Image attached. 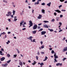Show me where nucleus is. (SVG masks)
<instances>
[{
  "label": "nucleus",
  "mask_w": 67,
  "mask_h": 67,
  "mask_svg": "<svg viewBox=\"0 0 67 67\" xmlns=\"http://www.w3.org/2000/svg\"><path fill=\"white\" fill-rule=\"evenodd\" d=\"M32 1L33 2H35V1H36V0H32Z\"/></svg>",
  "instance_id": "61"
},
{
  "label": "nucleus",
  "mask_w": 67,
  "mask_h": 67,
  "mask_svg": "<svg viewBox=\"0 0 67 67\" xmlns=\"http://www.w3.org/2000/svg\"><path fill=\"white\" fill-rule=\"evenodd\" d=\"M48 30H49L50 32H53V31H54V30L52 29H48Z\"/></svg>",
  "instance_id": "14"
},
{
  "label": "nucleus",
  "mask_w": 67,
  "mask_h": 67,
  "mask_svg": "<svg viewBox=\"0 0 67 67\" xmlns=\"http://www.w3.org/2000/svg\"><path fill=\"white\" fill-rule=\"evenodd\" d=\"M16 16L14 17V21H16V20H18V19H16Z\"/></svg>",
  "instance_id": "21"
},
{
  "label": "nucleus",
  "mask_w": 67,
  "mask_h": 67,
  "mask_svg": "<svg viewBox=\"0 0 67 67\" xmlns=\"http://www.w3.org/2000/svg\"><path fill=\"white\" fill-rule=\"evenodd\" d=\"M60 2H63V1H65V0H60Z\"/></svg>",
  "instance_id": "39"
},
{
  "label": "nucleus",
  "mask_w": 67,
  "mask_h": 67,
  "mask_svg": "<svg viewBox=\"0 0 67 67\" xmlns=\"http://www.w3.org/2000/svg\"><path fill=\"white\" fill-rule=\"evenodd\" d=\"M64 3H67V1H65L64 2Z\"/></svg>",
  "instance_id": "64"
},
{
  "label": "nucleus",
  "mask_w": 67,
  "mask_h": 67,
  "mask_svg": "<svg viewBox=\"0 0 67 67\" xmlns=\"http://www.w3.org/2000/svg\"><path fill=\"white\" fill-rule=\"evenodd\" d=\"M41 54H44V52H41Z\"/></svg>",
  "instance_id": "59"
},
{
  "label": "nucleus",
  "mask_w": 67,
  "mask_h": 67,
  "mask_svg": "<svg viewBox=\"0 0 67 67\" xmlns=\"http://www.w3.org/2000/svg\"><path fill=\"white\" fill-rule=\"evenodd\" d=\"M45 3H42L41 4V5H45Z\"/></svg>",
  "instance_id": "31"
},
{
  "label": "nucleus",
  "mask_w": 67,
  "mask_h": 67,
  "mask_svg": "<svg viewBox=\"0 0 67 67\" xmlns=\"http://www.w3.org/2000/svg\"><path fill=\"white\" fill-rule=\"evenodd\" d=\"M39 1H37V4H39Z\"/></svg>",
  "instance_id": "37"
},
{
  "label": "nucleus",
  "mask_w": 67,
  "mask_h": 67,
  "mask_svg": "<svg viewBox=\"0 0 67 67\" xmlns=\"http://www.w3.org/2000/svg\"><path fill=\"white\" fill-rule=\"evenodd\" d=\"M7 65H8V64H6L4 65V66L5 67L6 66H7Z\"/></svg>",
  "instance_id": "30"
},
{
  "label": "nucleus",
  "mask_w": 67,
  "mask_h": 67,
  "mask_svg": "<svg viewBox=\"0 0 67 67\" xmlns=\"http://www.w3.org/2000/svg\"><path fill=\"white\" fill-rule=\"evenodd\" d=\"M26 29V28H24L22 29V30H25Z\"/></svg>",
  "instance_id": "53"
},
{
  "label": "nucleus",
  "mask_w": 67,
  "mask_h": 67,
  "mask_svg": "<svg viewBox=\"0 0 67 67\" xmlns=\"http://www.w3.org/2000/svg\"><path fill=\"white\" fill-rule=\"evenodd\" d=\"M54 57L56 59V58H58V57L56 55V53H55L54 55Z\"/></svg>",
  "instance_id": "6"
},
{
  "label": "nucleus",
  "mask_w": 67,
  "mask_h": 67,
  "mask_svg": "<svg viewBox=\"0 0 67 67\" xmlns=\"http://www.w3.org/2000/svg\"><path fill=\"white\" fill-rule=\"evenodd\" d=\"M0 55H4V54L3 53H2V54L1 53L0 54Z\"/></svg>",
  "instance_id": "62"
},
{
  "label": "nucleus",
  "mask_w": 67,
  "mask_h": 67,
  "mask_svg": "<svg viewBox=\"0 0 67 67\" xmlns=\"http://www.w3.org/2000/svg\"><path fill=\"white\" fill-rule=\"evenodd\" d=\"M63 31V30H60L59 31V32H62Z\"/></svg>",
  "instance_id": "40"
},
{
  "label": "nucleus",
  "mask_w": 67,
  "mask_h": 67,
  "mask_svg": "<svg viewBox=\"0 0 67 67\" xmlns=\"http://www.w3.org/2000/svg\"><path fill=\"white\" fill-rule=\"evenodd\" d=\"M36 58L37 60H38V56H36Z\"/></svg>",
  "instance_id": "34"
},
{
  "label": "nucleus",
  "mask_w": 67,
  "mask_h": 67,
  "mask_svg": "<svg viewBox=\"0 0 67 67\" xmlns=\"http://www.w3.org/2000/svg\"><path fill=\"white\" fill-rule=\"evenodd\" d=\"M8 14H6V16H9L10 15H11V13L10 12H9L8 13Z\"/></svg>",
  "instance_id": "4"
},
{
  "label": "nucleus",
  "mask_w": 67,
  "mask_h": 67,
  "mask_svg": "<svg viewBox=\"0 0 67 67\" xmlns=\"http://www.w3.org/2000/svg\"><path fill=\"white\" fill-rule=\"evenodd\" d=\"M67 59L66 58H64L63 59V61H64L65 60V59Z\"/></svg>",
  "instance_id": "32"
},
{
  "label": "nucleus",
  "mask_w": 67,
  "mask_h": 67,
  "mask_svg": "<svg viewBox=\"0 0 67 67\" xmlns=\"http://www.w3.org/2000/svg\"><path fill=\"white\" fill-rule=\"evenodd\" d=\"M54 63H55V62H57V60H56V59L55 58L54 59Z\"/></svg>",
  "instance_id": "22"
},
{
  "label": "nucleus",
  "mask_w": 67,
  "mask_h": 67,
  "mask_svg": "<svg viewBox=\"0 0 67 67\" xmlns=\"http://www.w3.org/2000/svg\"><path fill=\"white\" fill-rule=\"evenodd\" d=\"M59 24L60 25H62V23L59 22Z\"/></svg>",
  "instance_id": "52"
},
{
  "label": "nucleus",
  "mask_w": 67,
  "mask_h": 67,
  "mask_svg": "<svg viewBox=\"0 0 67 67\" xmlns=\"http://www.w3.org/2000/svg\"><path fill=\"white\" fill-rule=\"evenodd\" d=\"M62 7V5H60L59 6V8H61V7Z\"/></svg>",
  "instance_id": "42"
},
{
  "label": "nucleus",
  "mask_w": 67,
  "mask_h": 67,
  "mask_svg": "<svg viewBox=\"0 0 67 67\" xmlns=\"http://www.w3.org/2000/svg\"><path fill=\"white\" fill-rule=\"evenodd\" d=\"M42 13H43V14H44L45 13V10L44 9H42L41 10Z\"/></svg>",
  "instance_id": "12"
},
{
  "label": "nucleus",
  "mask_w": 67,
  "mask_h": 67,
  "mask_svg": "<svg viewBox=\"0 0 67 67\" xmlns=\"http://www.w3.org/2000/svg\"><path fill=\"white\" fill-rule=\"evenodd\" d=\"M5 59V57H2V58H1L0 60L1 61H3Z\"/></svg>",
  "instance_id": "9"
},
{
  "label": "nucleus",
  "mask_w": 67,
  "mask_h": 67,
  "mask_svg": "<svg viewBox=\"0 0 67 67\" xmlns=\"http://www.w3.org/2000/svg\"><path fill=\"white\" fill-rule=\"evenodd\" d=\"M55 21V19H53L52 20V22H54Z\"/></svg>",
  "instance_id": "55"
},
{
  "label": "nucleus",
  "mask_w": 67,
  "mask_h": 67,
  "mask_svg": "<svg viewBox=\"0 0 67 67\" xmlns=\"http://www.w3.org/2000/svg\"><path fill=\"white\" fill-rule=\"evenodd\" d=\"M44 63H40V65L41 66H43V65H44Z\"/></svg>",
  "instance_id": "27"
},
{
  "label": "nucleus",
  "mask_w": 67,
  "mask_h": 67,
  "mask_svg": "<svg viewBox=\"0 0 67 67\" xmlns=\"http://www.w3.org/2000/svg\"><path fill=\"white\" fill-rule=\"evenodd\" d=\"M16 56H17L16 54L14 55V57H16Z\"/></svg>",
  "instance_id": "48"
},
{
  "label": "nucleus",
  "mask_w": 67,
  "mask_h": 67,
  "mask_svg": "<svg viewBox=\"0 0 67 67\" xmlns=\"http://www.w3.org/2000/svg\"><path fill=\"white\" fill-rule=\"evenodd\" d=\"M2 52L1 51H0V54H2Z\"/></svg>",
  "instance_id": "58"
},
{
  "label": "nucleus",
  "mask_w": 67,
  "mask_h": 67,
  "mask_svg": "<svg viewBox=\"0 0 67 67\" xmlns=\"http://www.w3.org/2000/svg\"><path fill=\"white\" fill-rule=\"evenodd\" d=\"M40 43H41V45H42V44H43V41H41L40 42Z\"/></svg>",
  "instance_id": "56"
},
{
  "label": "nucleus",
  "mask_w": 67,
  "mask_h": 67,
  "mask_svg": "<svg viewBox=\"0 0 67 67\" xmlns=\"http://www.w3.org/2000/svg\"><path fill=\"white\" fill-rule=\"evenodd\" d=\"M5 34V32H3V33H1V35H4Z\"/></svg>",
  "instance_id": "29"
},
{
  "label": "nucleus",
  "mask_w": 67,
  "mask_h": 67,
  "mask_svg": "<svg viewBox=\"0 0 67 67\" xmlns=\"http://www.w3.org/2000/svg\"><path fill=\"white\" fill-rule=\"evenodd\" d=\"M1 51H4V49L2 48Z\"/></svg>",
  "instance_id": "49"
},
{
  "label": "nucleus",
  "mask_w": 67,
  "mask_h": 67,
  "mask_svg": "<svg viewBox=\"0 0 67 67\" xmlns=\"http://www.w3.org/2000/svg\"><path fill=\"white\" fill-rule=\"evenodd\" d=\"M48 58L46 56L45 57L44 59L43 60V61H46V60H47V59Z\"/></svg>",
  "instance_id": "18"
},
{
  "label": "nucleus",
  "mask_w": 67,
  "mask_h": 67,
  "mask_svg": "<svg viewBox=\"0 0 67 67\" xmlns=\"http://www.w3.org/2000/svg\"><path fill=\"white\" fill-rule=\"evenodd\" d=\"M67 51V47L64 48L63 49V52H66Z\"/></svg>",
  "instance_id": "8"
},
{
  "label": "nucleus",
  "mask_w": 67,
  "mask_h": 67,
  "mask_svg": "<svg viewBox=\"0 0 67 67\" xmlns=\"http://www.w3.org/2000/svg\"><path fill=\"white\" fill-rule=\"evenodd\" d=\"M56 66H62V63H57L56 64Z\"/></svg>",
  "instance_id": "5"
},
{
  "label": "nucleus",
  "mask_w": 67,
  "mask_h": 67,
  "mask_svg": "<svg viewBox=\"0 0 67 67\" xmlns=\"http://www.w3.org/2000/svg\"><path fill=\"white\" fill-rule=\"evenodd\" d=\"M46 31H42L41 32V35H45V34H46Z\"/></svg>",
  "instance_id": "7"
},
{
  "label": "nucleus",
  "mask_w": 67,
  "mask_h": 67,
  "mask_svg": "<svg viewBox=\"0 0 67 67\" xmlns=\"http://www.w3.org/2000/svg\"><path fill=\"white\" fill-rule=\"evenodd\" d=\"M51 4V2H50L49 3L47 4V5H48L49 7H50Z\"/></svg>",
  "instance_id": "15"
},
{
  "label": "nucleus",
  "mask_w": 67,
  "mask_h": 67,
  "mask_svg": "<svg viewBox=\"0 0 67 67\" xmlns=\"http://www.w3.org/2000/svg\"><path fill=\"white\" fill-rule=\"evenodd\" d=\"M63 16L62 15H60V18H62Z\"/></svg>",
  "instance_id": "45"
},
{
  "label": "nucleus",
  "mask_w": 67,
  "mask_h": 67,
  "mask_svg": "<svg viewBox=\"0 0 67 67\" xmlns=\"http://www.w3.org/2000/svg\"><path fill=\"white\" fill-rule=\"evenodd\" d=\"M43 22H44L45 23H48L49 22L47 21H43Z\"/></svg>",
  "instance_id": "24"
},
{
  "label": "nucleus",
  "mask_w": 67,
  "mask_h": 67,
  "mask_svg": "<svg viewBox=\"0 0 67 67\" xmlns=\"http://www.w3.org/2000/svg\"><path fill=\"white\" fill-rule=\"evenodd\" d=\"M15 11L14 10H13V13H15Z\"/></svg>",
  "instance_id": "54"
},
{
  "label": "nucleus",
  "mask_w": 67,
  "mask_h": 67,
  "mask_svg": "<svg viewBox=\"0 0 67 67\" xmlns=\"http://www.w3.org/2000/svg\"><path fill=\"white\" fill-rule=\"evenodd\" d=\"M55 11L58 12V13H61V12H60V10H59L58 9L55 10Z\"/></svg>",
  "instance_id": "11"
},
{
  "label": "nucleus",
  "mask_w": 67,
  "mask_h": 67,
  "mask_svg": "<svg viewBox=\"0 0 67 67\" xmlns=\"http://www.w3.org/2000/svg\"><path fill=\"white\" fill-rule=\"evenodd\" d=\"M35 39H34L33 41L32 40V42H36L35 41Z\"/></svg>",
  "instance_id": "41"
},
{
  "label": "nucleus",
  "mask_w": 67,
  "mask_h": 67,
  "mask_svg": "<svg viewBox=\"0 0 67 67\" xmlns=\"http://www.w3.org/2000/svg\"><path fill=\"white\" fill-rule=\"evenodd\" d=\"M29 25H30V26H29V27H30L31 26H33V23L31 20H30L29 21Z\"/></svg>",
  "instance_id": "1"
},
{
  "label": "nucleus",
  "mask_w": 67,
  "mask_h": 67,
  "mask_svg": "<svg viewBox=\"0 0 67 67\" xmlns=\"http://www.w3.org/2000/svg\"><path fill=\"white\" fill-rule=\"evenodd\" d=\"M23 27H25V26L24 25V24H23Z\"/></svg>",
  "instance_id": "51"
},
{
  "label": "nucleus",
  "mask_w": 67,
  "mask_h": 67,
  "mask_svg": "<svg viewBox=\"0 0 67 67\" xmlns=\"http://www.w3.org/2000/svg\"><path fill=\"white\" fill-rule=\"evenodd\" d=\"M42 25V23H40L39 24H38V25L39 26V25Z\"/></svg>",
  "instance_id": "60"
},
{
  "label": "nucleus",
  "mask_w": 67,
  "mask_h": 67,
  "mask_svg": "<svg viewBox=\"0 0 67 67\" xmlns=\"http://www.w3.org/2000/svg\"><path fill=\"white\" fill-rule=\"evenodd\" d=\"M3 1V2H5V3H7V2L5 1Z\"/></svg>",
  "instance_id": "57"
},
{
  "label": "nucleus",
  "mask_w": 67,
  "mask_h": 67,
  "mask_svg": "<svg viewBox=\"0 0 67 67\" xmlns=\"http://www.w3.org/2000/svg\"><path fill=\"white\" fill-rule=\"evenodd\" d=\"M10 62H11V59H10L9 60L7 61V63H10Z\"/></svg>",
  "instance_id": "25"
},
{
  "label": "nucleus",
  "mask_w": 67,
  "mask_h": 67,
  "mask_svg": "<svg viewBox=\"0 0 67 67\" xmlns=\"http://www.w3.org/2000/svg\"><path fill=\"white\" fill-rule=\"evenodd\" d=\"M8 34H11V32H8Z\"/></svg>",
  "instance_id": "50"
},
{
  "label": "nucleus",
  "mask_w": 67,
  "mask_h": 67,
  "mask_svg": "<svg viewBox=\"0 0 67 67\" xmlns=\"http://www.w3.org/2000/svg\"><path fill=\"white\" fill-rule=\"evenodd\" d=\"M52 54H54V53H55L54 52V51L53 50H52L51 52Z\"/></svg>",
  "instance_id": "26"
},
{
  "label": "nucleus",
  "mask_w": 67,
  "mask_h": 67,
  "mask_svg": "<svg viewBox=\"0 0 67 67\" xmlns=\"http://www.w3.org/2000/svg\"><path fill=\"white\" fill-rule=\"evenodd\" d=\"M10 43V41L9 40H8L7 42H6L7 44H9V43Z\"/></svg>",
  "instance_id": "23"
},
{
  "label": "nucleus",
  "mask_w": 67,
  "mask_h": 67,
  "mask_svg": "<svg viewBox=\"0 0 67 67\" xmlns=\"http://www.w3.org/2000/svg\"><path fill=\"white\" fill-rule=\"evenodd\" d=\"M37 25H35L33 27V30H35L37 29Z\"/></svg>",
  "instance_id": "3"
},
{
  "label": "nucleus",
  "mask_w": 67,
  "mask_h": 67,
  "mask_svg": "<svg viewBox=\"0 0 67 67\" xmlns=\"http://www.w3.org/2000/svg\"><path fill=\"white\" fill-rule=\"evenodd\" d=\"M33 38V37L32 36H30L29 37H27V39H28V40H30L31 41V42H32V38Z\"/></svg>",
  "instance_id": "2"
},
{
  "label": "nucleus",
  "mask_w": 67,
  "mask_h": 67,
  "mask_svg": "<svg viewBox=\"0 0 67 67\" xmlns=\"http://www.w3.org/2000/svg\"><path fill=\"white\" fill-rule=\"evenodd\" d=\"M44 48V46H43L41 47V48Z\"/></svg>",
  "instance_id": "36"
},
{
  "label": "nucleus",
  "mask_w": 67,
  "mask_h": 67,
  "mask_svg": "<svg viewBox=\"0 0 67 67\" xmlns=\"http://www.w3.org/2000/svg\"><path fill=\"white\" fill-rule=\"evenodd\" d=\"M17 51V52L18 53H19H19H20V51H19V50H18V49H16Z\"/></svg>",
  "instance_id": "33"
},
{
  "label": "nucleus",
  "mask_w": 67,
  "mask_h": 67,
  "mask_svg": "<svg viewBox=\"0 0 67 67\" xmlns=\"http://www.w3.org/2000/svg\"><path fill=\"white\" fill-rule=\"evenodd\" d=\"M19 64L21 66H22V65H23V63L21 62H19Z\"/></svg>",
  "instance_id": "13"
},
{
  "label": "nucleus",
  "mask_w": 67,
  "mask_h": 67,
  "mask_svg": "<svg viewBox=\"0 0 67 67\" xmlns=\"http://www.w3.org/2000/svg\"><path fill=\"white\" fill-rule=\"evenodd\" d=\"M7 56L8 57H10V55L9 54H7Z\"/></svg>",
  "instance_id": "28"
},
{
  "label": "nucleus",
  "mask_w": 67,
  "mask_h": 67,
  "mask_svg": "<svg viewBox=\"0 0 67 67\" xmlns=\"http://www.w3.org/2000/svg\"><path fill=\"white\" fill-rule=\"evenodd\" d=\"M42 15L39 14V16H38L37 18L38 19H41L42 18Z\"/></svg>",
  "instance_id": "10"
},
{
  "label": "nucleus",
  "mask_w": 67,
  "mask_h": 67,
  "mask_svg": "<svg viewBox=\"0 0 67 67\" xmlns=\"http://www.w3.org/2000/svg\"><path fill=\"white\" fill-rule=\"evenodd\" d=\"M62 11H64V12H65V11H66V10L62 9Z\"/></svg>",
  "instance_id": "47"
},
{
  "label": "nucleus",
  "mask_w": 67,
  "mask_h": 67,
  "mask_svg": "<svg viewBox=\"0 0 67 67\" xmlns=\"http://www.w3.org/2000/svg\"><path fill=\"white\" fill-rule=\"evenodd\" d=\"M56 19L57 20V21H58V20L59 19V17H57Z\"/></svg>",
  "instance_id": "35"
},
{
  "label": "nucleus",
  "mask_w": 67,
  "mask_h": 67,
  "mask_svg": "<svg viewBox=\"0 0 67 67\" xmlns=\"http://www.w3.org/2000/svg\"><path fill=\"white\" fill-rule=\"evenodd\" d=\"M23 23H24V21H22L21 23H20V26H21V25H22V24H23Z\"/></svg>",
  "instance_id": "19"
},
{
  "label": "nucleus",
  "mask_w": 67,
  "mask_h": 67,
  "mask_svg": "<svg viewBox=\"0 0 67 67\" xmlns=\"http://www.w3.org/2000/svg\"><path fill=\"white\" fill-rule=\"evenodd\" d=\"M63 40H65V39H66V38L65 37H64L63 38Z\"/></svg>",
  "instance_id": "63"
},
{
  "label": "nucleus",
  "mask_w": 67,
  "mask_h": 67,
  "mask_svg": "<svg viewBox=\"0 0 67 67\" xmlns=\"http://www.w3.org/2000/svg\"><path fill=\"white\" fill-rule=\"evenodd\" d=\"M43 30V29L41 28L40 29V30H39V31H42Z\"/></svg>",
  "instance_id": "43"
},
{
  "label": "nucleus",
  "mask_w": 67,
  "mask_h": 67,
  "mask_svg": "<svg viewBox=\"0 0 67 67\" xmlns=\"http://www.w3.org/2000/svg\"><path fill=\"white\" fill-rule=\"evenodd\" d=\"M10 16L12 18H13V15H11Z\"/></svg>",
  "instance_id": "46"
},
{
  "label": "nucleus",
  "mask_w": 67,
  "mask_h": 67,
  "mask_svg": "<svg viewBox=\"0 0 67 67\" xmlns=\"http://www.w3.org/2000/svg\"><path fill=\"white\" fill-rule=\"evenodd\" d=\"M32 33L34 34H35L36 33V30H35V31H32Z\"/></svg>",
  "instance_id": "17"
},
{
  "label": "nucleus",
  "mask_w": 67,
  "mask_h": 67,
  "mask_svg": "<svg viewBox=\"0 0 67 67\" xmlns=\"http://www.w3.org/2000/svg\"><path fill=\"white\" fill-rule=\"evenodd\" d=\"M34 62L33 63H32V65H35L36 64V62H35V61L34 60Z\"/></svg>",
  "instance_id": "16"
},
{
  "label": "nucleus",
  "mask_w": 67,
  "mask_h": 67,
  "mask_svg": "<svg viewBox=\"0 0 67 67\" xmlns=\"http://www.w3.org/2000/svg\"><path fill=\"white\" fill-rule=\"evenodd\" d=\"M44 27H46V28H48V26L47 25H45L44 26Z\"/></svg>",
  "instance_id": "20"
},
{
  "label": "nucleus",
  "mask_w": 67,
  "mask_h": 67,
  "mask_svg": "<svg viewBox=\"0 0 67 67\" xmlns=\"http://www.w3.org/2000/svg\"><path fill=\"white\" fill-rule=\"evenodd\" d=\"M54 15H57V13L56 12L54 13Z\"/></svg>",
  "instance_id": "38"
},
{
  "label": "nucleus",
  "mask_w": 67,
  "mask_h": 67,
  "mask_svg": "<svg viewBox=\"0 0 67 67\" xmlns=\"http://www.w3.org/2000/svg\"><path fill=\"white\" fill-rule=\"evenodd\" d=\"M38 29H41V27H40V26H38Z\"/></svg>",
  "instance_id": "44"
}]
</instances>
